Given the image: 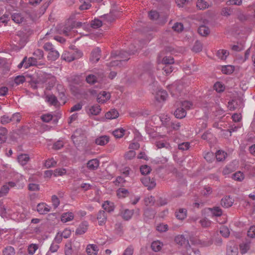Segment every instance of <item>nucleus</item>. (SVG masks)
Segmentation results:
<instances>
[{
  "label": "nucleus",
  "instance_id": "nucleus-20",
  "mask_svg": "<svg viewBox=\"0 0 255 255\" xmlns=\"http://www.w3.org/2000/svg\"><path fill=\"white\" fill-rule=\"evenodd\" d=\"M30 157L27 154H21L17 156V161L18 163L24 166L29 161Z\"/></svg>",
  "mask_w": 255,
  "mask_h": 255
},
{
  "label": "nucleus",
  "instance_id": "nucleus-39",
  "mask_svg": "<svg viewBox=\"0 0 255 255\" xmlns=\"http://www.w3.org/2000/svg\"><path fill=\"white\" fill-rule=\"evenodd\" d=\"M197 7L201 10L205 9L209 6V4L204 0H198Z\"/></svg>",
  "mask_w": 255,
  "mask_h": 255
},
{
  "label": "nucleus",
  "instance_id": "nucleus-46",
  "mask_svg": "<svg viewBox=\"0 0 255 255\" xmlns=\"http://www.w3.org/2000/svg\"><path fill=\"white\" fill-rule=\"evenodd\" d=\"M155 202L154 197L152 196H148L144 198V203L146 206H151Z\"/></svg>",
  "mask_w": 255,
  "mask_h": 255
},
{
  "label": "nucleus",
  "instance_id": "nucleus-16",
  "mask_svg": "<svg viewBox=\"0 0 255 255\" xmlns=\"http://www.w3.org/2000/svg\"><path fill=\"white\" fill-rule=\"evenodd\" d=\"M87 110L89 115L96 116L100 114L101 109L99 105L96 104L89 107Z\"/></svg>",
  "mask_w": 255,
  "mask_h": 255
},
{
  "label": "nucleus",
  "instance_id": "nucleus-64",
  "mask_svg": "<svg viewBox=\"0 0 255 255\" xmlns=\"http://www.w3.org/2000/svg\"><path fill=\"white\" fill-rule=\"evenodd\" d=\"M4 255H13L14 254V248L12 247H8L3 252Z\"/></svg>",
  "mask_w": 255,
  "mask_h": 255
},
{
  "label": "nucleus",
  "instance_id": "nucleus-62",
  "mask_svg": "<svg viewBox=\"0 0 255 255\" xmlns=\"http://www.w3.org/2000/svg\"><path fill=\"white\" fill-rule=\"evenodd\" d=\"M28 189L31 191H36L40 189L39 185L36 183H30L28 184Z\"/></svg>",
  "mask_w": 255,
  "mask_h": 255
},
{
  "label": "nucleus",
  "instance_id": "nucleus-26",
  "mask_svg": "<svg viewBox=\"0 0 255 255\" xmlns=\"http://www.w3.org/2000/svg\"><path fill=\"white\" fill-rule=\"evenodd\" d=\"M119 113L115 109H112L105 114V117L107 119L113 120L119 117Z\"/></svg>",
  "mask_w": 255,
  "mask_h": 255
},
{
  "label": "nucleus",
  "instance_id": "nucleus-8",
  "mask_svg": "<svg viewBox=\"0 0 255 255\" xmlns=\"http://www.w3.org/2000/svg\"><path fill=\"white\" fill-rule=\"evenodd\" d=\"M77 32L73 27L71 26H65L61 30L60 33L63 34L65 36L72 37L75 35V34Z\"/></svg>",
  "mask_w": 255,
  "mask_h": 255
},
{
  "label": "nucleus",
  "instance_id": "nucleus-41",
  "mask_svg": "<svg viewBox=\"0 0 255 255\" xmlns=\"http://www.w3.org/2000/svg\"><path fill=\"white\" fill-rule=\"evenodd\" d=\"M86 81L88 83L92 85L98 81V78L94 74H89L87 76Z\"/></svg>",
  "mask_w": 255,
  "mask_h": 255
},
{
  "label": "nucleus",
  "instance_id": "nucleus-60",
  "mask_svg": "<svg viewBox=\"0 0 255 255\" xmlns=\"http://www.w3.org/2000/svg\"><path fill=\"white\" fill-rule=\"evenodd\" d=\"M173 29L177 32H181L183 29V25L181 23L176 22L172 26Z\"/></svg>",
  "mask_w": 255,
  "mask_h": 255
},
{
  "label": "nucleus",
  "instance_id": "nucleus-58",
  "mask_svg": "<svg viewBox=\"0 0 255 255\" xmlns=\"http://www.w3.org/2000/svg\"><path fill=\"white\" fill-rule=\"evenodd\" d=\"M56 164V162L53 158H50L46 160L45 162V166L46 168H50L54 166Z\"/></svg>",
  "mask_w": 255,
  "mask_h": 255
},
{
  "label": "nucleus",
  "instance_id": "nucleus-13",
  "mask_svg": "<svg viewBox=\"0 0 255 255\" xmlns=\"http://www.w3.org/2000/svg\"><path fill=\"white\" fill-rule=\"evenodd\" d=\"M101 50L99 47L95 48L91 53L90 60L93 63L97 62L100 58Z\"/></svg>",
  "mask_w": 255,
  "mask_h": 255
},
{
  "label": "nucleus",
  "instance_id": "nucleus-52",
  "mask_svg": "<svg viewBox=\"0 0 255 255\" xmlns=\"http://www.w3.org/2000/svg\"><path fill=\"white\" fill-rule=\"evenodd\" d=\"M220 233L224 237H228L230 235V231L229 229L224 226H222L220 228Z\"/></svg>",
  "mask_w": 255,
  "mask_h": 255
},
{
  "label": "nucleus",
  "instance_id": "nucleus-63",
  "mask_svg": "<svg viewBox=\"0 0 255 255\" xmlns=\"http://www.w3.org/2000/svg\"><path fill=\"white\" fill-rule=\"evenodd\" d=\"M182 107L186 110H189L193 107V104L190 101H185L181 102Z\"/></svg>",
  "mask_w": 255,
  "mask_h": 255
},
{
  "label": "nucleus",
  "instance_id": "nucleus-2",
  "mask_svg": "<svg viewBox=\"0 0 255 255\" xmlns=\"http://www.w3.org/2000/svg\"><path fill=\"white\" fill-rule=\"evenodd\" d=\"M26 43V37L21 31H18L17 35L14 36L12 40L13 49L19 50L22 49Z\"/></svg>",
  "mask_w": 255,
  "mask_h": 255
},
{
  "label": "nucleus",
  "instance_id": "nucleus-33",
  "mask_svg": "<svg viewBox=\"0 0 255 255\" xmlns=\"http://www.w3.org/2000/svg\"><path fill=\"white\" fill-rule=\"evenodd\" d=\"M102 207L105 211L111 212L114 211V206L113 202L106 201L102 204Z\"/></svg>",
  "mask_w": 255,
  "mask_h": 255
},
{
  "label": "nucleus",
  "instance_id": "nucleus-30",
  "mask_svg": "<svg viewBox=\"0 0 255 255\" xmlns=\"http://www.w3.org/2000/svg\"><path fill=\"white\" fill-rule=\"evenodd\" d=\"M238 249L235 245L229 246L228 245L227 249V255H238Z\"/></svg>",
  "mask_w": 255,
  "mask_h": 255
},
{
  "label": "nucleus",
  "instance_id": "nucleus-25",
  "mask_svg": "<svg viewBox=\"0 0 255 255\" xmlns=\"http://www.w3.org/2000/svg\"><path fill=\"white\" fill-rule=\"evenodd\" d=\"M157 62L158 63H162L165 65H171L174 62V59L171 56H165L161 61L160 57L159 56L157 59Z\"/></svg>",
  "mask_w": 255,
  "mask_h": 255
},
{
  "label": "nucleus",
  "instance_id": "nucleus-24",
  "mask_svg": "<svg viewBox=\"0 0 255 255\" xmlns=\"http://www.w3.org/2000/svg\"><path fill=\"white\" fill-rule=\"evenodd\" d=\"M221 204L225 208L231 207L233 204V200L230 196H226L221 200Z\"/></svg>",
  "mask_w": 255,
  "mask_h": 255
},
{
  "label": "nucleus",
  "instance_id": "nucleus-59",
  "mask_svg": "<svg viewBox=\"0 0 255 255\" xmlns=\"http://www.w3.org/2000/svg\"><path fill=\"white\" fill-rule=\"evenodd\" d=\"M92 27L94 28H97L100 27L102 25V21L98 19H95L92 20L91 23Z\"/></svg>",
  "mask_w": 255,
  "mask_h": 255
},
{
  "label": "nucleus",
  "instance_id": "nucleus-49",
  "mask_svg": "<svg viewBox=\"0 0 255 255\" xmlns=\"http://www.w3.org/2000/svg\"><path fill=\"white\" fill-rule=\"evenodd\" d=\"M38 246L37 244H32L29 245L27 249L28 254L31 255H33L38 249Z\"/></svg>",
  "mask_w": 255,
  "mask_h": 255
},
{
  "label": "nucleus",
  "instance_id": "nucleus-22",
  "mask_svg": "<svg viewBox=\"0 0 255 255\" xmlns=\"http://www.w3.org/2000/svg\"><path fill=\"white\" fill-rule=\"evenodd\" d=\"M45 100L50 105H53L54 106H57L58 105V101L56 97L53 95H48L45 96Z\"/></svg>",
  "mask_w": 255,
  "mask_h": 255
},
{
  "label": "nucleus",
  "instance_id": "nucleus-3",
  "mask_svg": "<svg viewBox=\"0 0 255 255\" xmlns=\"http://www.w3.org/2000/svg\"><path fill=\"white\" fill-rule=\"evenodd\" d=\"M171 94L173 97L178 98L181 96L182 85L180 83H174L169 87Z\"/></svg>",
  "mask_w": 255,
  "mask_h": 255
},
{
  "label": "nucleus",
  "instance_id": "nucleus-56",
  "mask_svg": "<svg viewBox=\"0 0 255 255\" xmlns=\"http://www.w3.org/2000/svg\"><path fill=\"white\" fill-rule=\"evenodd\" d=\"M141 173L143 175H146L150 173L151 168L149 166L144 165H142L140 168Z\"/></svg>",
  "mask_w": 255,
  "mask_h": 255
},
{
  "label": "nucleus",
  "instance_id": "nucleus-29",
  "mask_svg": "<svg viewBox=\"0 0 255 255\" xmlns=\"http://www.w3.org/2000/svg\"><path fill=\"white\" fill-rule=\"evenodd\" d=\"M174 115L178 119H182L186 115V110L182 107L177 108L174 112Z\"/></svg>",
  "mask_w": 255,
  "mask_h": 255
},
{
  "label": "nucleus",
  "instance_id": "nucleus-15",
  "mask_svg": "<svg viewBox=\"0 0 255 255\" xmlns=\"http://www.w3.org/2000/svg\"><path fill=\"white\" fill-rule=\"evenodd\" d=\"M187 215V210L185 208H179L175 212V216L179 220L185 219Z\"/></svg>",
  "mask_w": 255,
  "mask_h": 255
},
{
  "label": "nucleus",
  "instance_id": "nucleus-35",
  "mask_svg": "<svg viewBox=\"0 0 255 255\" xmlns=\"http://www.w3.org/2000/svg\"><path fill=\"white\" fill-rule=\"evenodd\" d=\"M234 67L231 65L223 66L221 68L222 73L225 74H230L234 72Z\"/></svg>",
  "mask_w": 255,
  "mask_h": 255
},
{
  "label": "nucleus",
  "instance_id": "nucleus-14",
  "mask_svg": "<svg viewBox=\"0 0 255 255\" xmlns=\"http://www.w3.org/2000/svg\"><path fill=\"white\" fill-rule=\"evenodd\" d=\"M99 164V160L97 158H94L88 161L87 167L90 170H95L98 168Z\"/></svg>",
  "mask_w": 255,
  "mask_h": 255
},
{
  "label": "nucleus",
  "instance_id": "nucleus-44",
  "mask_svg": "<svg viewBox=\"0 0 255 255\" xmlns=\"http://www.w3.org/2000/svg\"><path fill=\"white\" fill-rule=\"evenodd\" d=\"M133 213V212L132 210L126 209L123 212L122 217L125 220H128L131 218Z\"/></svg>",
  "mask_w": 255,
  "mask_h": 255
},
{
  "label": "nucleus",
  "instance_id": "nucleus-19",
  "mask_svg": "<svg viewBox=\"0 0 255 255\" xmlns=\"http://www.w3.org/2000/svg\"><path fill=\"white\" fill-rule=\"evenodd\" d=\"M175 242L181 246H183V245H186V248L190 245L188 242V240H187L184 235H180L177 236L175 238Z\"/></svg>",
  "mask_w": 255,
  "mask_h": 255
},
{
  "label": "nucleus",
  "instance_id": "nucleus-27",
  "mask_svg": "<svg viewBox=\"0 0 255 255\" xmlns=\"http://www.w3.org/2000/svg\"><path fill=\"white\" fill-rule=\"evenodd\" d=\"M61 58L63 60L67 62H71L76 58L73 54L66 51L62 54Z\"/></svg>",
  "mask_w": 255,
  "mask_h": 255
},
{
  "label": "nucleus",
  "instance_id": "nucleus-18",
  "mask_svg": "<svg viewBox=\"0 0 255 255\" xmlns=\"http://www.w3.org/2000/svg\"><path fill=\"white\" fill-rule=\"evenodd\" d=\"M88 223L87 222H83L81 223L76 231V233L78 235H82L84 234L87 230Z\"/></svg>",
  "mask_w": 255,
  "mask_h": 255
},
{
  "label": "nucleus",
  "instance_id": "nucleus-47",
  "mask_svg": "<svg viewBox=\"0 0 255 255\" xmlns=\"http://www.w3.org/2000/svg\"><path fill=\"white\" fill-rule=\"evenodd\" d=\"M7 129L3 127L0 128V141L3 142L6 138Z\"/></svg>",
  "mask_w": 255,
  "mask_h": 255
},
{
  "label": "nucleus",
  "instance_id": "nucleus-48",
  "mask_svg": "<svg viewBox=\"0 0 255 255\" xmlns=\"http://www.w3.org/2000/svg\"><path fill=\"white\" fill-rule=\"evenodd\" d=\"M249 242L244 243L240 245V250L242 254H246L250 248Z\"/></svg>",
  "mask_w": 255,
  "mask_h": 255
},
{
  "label": "nucleus",
  "instance_id": "nucleus-37",
  "mask_svg": "<svg viewBox=\"0 0 255 255\" xmlns=\"http://www.w3.org/2000/svg\"><path fill=\"white\" fill-rule=\"evenodd\" d=\"M12 19L17 23H21L23 20V16L20 13H13L11 15Z\"/></svg>",
  "mask_w": 255,
  "mask_h": 255
},
{
  "label": "nucleus",
  "instance_id": "nucleus-36",
  "mask_svg": "<svg viewBox=\"0 0 255 255\" xmlns=\"http://www.w3.org/2000/svg\"><path fill=\"white\" fill-rule=\"evenodd\" d=\"M198 33L202 36H206L209 34L210 29L206 25H202L198 28Z\"/></svg>",
  "mask_w": 255,
  "mask_h": 255
},
{
  "label": "nucleus",
  "instance_id": "nucleus-42",
  "mask_svg": "<svg viewBox=\"0 0 255 255\" xmlns=\"http://www.w3.org/2000/svg\"><path fill=\"white\" fill-rule=\"evenodd\" d=\"M232 178L235 180L240 182L244 180L245 176L243 172L238 171L233 174Z\"/></svg>",
  "mask_w": 255,
  "mask_h": 255
},
{
  "label": "nucleus",
  "instance_id": "nucleus-38",
  "mask_svg": "<svg viewBox=\"0 0 255 255\" xmlns=\"http://www.w3.org/2000/svg\"><path fill=\"white\" fill-rule=\"evenodd\" d=\"M162 245V243L157 240L152 243L151 248L154 252H158L161 250Z\"/></svg>",
  "mask_w": 255,
  "mask_h": 255
},
{
  "label": "nucleus",
  "instance_id": "nucleus-21",
  "mask_svg": "<svg viewBox=\"0 0 255 255\" xmlns=\"http://www.w3.org/2000/svg\"><path fill=\"white\" fill-rule=\"evenodd\" d=\"M109 141V137L107 135H103L96 139L95 142L97 145L103 146L107 144Z\"/></svg>",
  "mask_w": 255,
  "mask_h": 255
},
{
  "label": "nucleus",
  "instance_id": "nucleus-51",
  "mask_svg": "<svg viewBox=\"0 0 255 255\" xmlns=\"http://www.w3.org/2000/svg\"><path fill=\"white\" fill-rule=\"evenodd\" d=\"M37 65V62L36 61V58L34 57H30L28 58L27 60V63H25L24 65V67L25 68H27L30 66L36 65Z\"/></svg>",
  "mask_w": 255,
  "mask_h": 255
},
{
  "label": "nucleus",
  "instance_id": "nucleus-5",
  "mask_svg": "<svg viewBox=\"0 0 255 255\" xmlns=\"http://www.w3.org/2000/svg\"><path fill=\"white\" fill-rule=\"evenodd\" d=\"M45 87L47 90H51L55 85L56 78L55 76L50 74L46 75L45 76Z\"/></svg>",
  "mask_w": 255,
  "mask_h": 255
},
{
  "label": "nucleus",
  "instance_id": "nucleus-12",
  "mask_svg": "<svg viewBox=\"0 0 255 255\" xmlns=\"http://www.w3.org/2000/svg\"><path fill=\"white\" fill-rule=\"evenodd\" d=\"M86 252L88 255H97L99 252V248L96 245L89 244L87 246Z\"/></svg>",
  "mask_w": 255,
  "mask_h": 255
},
{
  "label": "nucleus",
  "instance_id": "nucleus-53",
  "mask_svg": "<svg viewBox=\"0 0 255 255\" xmlns=\"http://www.w3.org/2000/svg\"><path fill=\"white\" fill-rule=\"evenodd\" d=\"M214 88L217 92H221L224 90L225 87L221 82H218L214 84Z\"/></svg>",
  "mask_w": 255,
  "mask_h": 255
},
{
  "label": "nucleus",
  "instance_id": "nucleus-4",
  "mask_svg": "<svg viewBox=\"0 0 255 255\" xmlns=\"http://www.w3.org/2000/svg\"><path fill=\"white\" fill-rule=\"evenodd\" d=\"M153 94L154 95L155 99L159 102L165 101L168 97L166 91L161 89H158V90L154 91Z\"/></svg>",
  "mask_w": 255,
  "mask_h": 255
},
{
  "label": "nucleus",
  "instance_id": "nucleus-11",
  "mask_svg": "<svg viewBox=\"0 0 255 255\" xmlns=\"http://www.w3.org/2000/svg\"><path fill=\"white\" fill-rule=\"evenodd\" d=\"M141 181L143 185L147 187L148 189L154 188L156 185V183L153 179H151L148 177H144L141 179Z\"/></svg>",
  "mask_w": 255,
  "mask_h": 255
},
{
  "label": "nucleus",
  "instance_id": "nucleus-61",
  "mask_svg": "<svg viewBox=\"0 0 255 255\" xmlns=\"http://www.w3.org/2000/svg\"><path fill=\"white\" fill-rule=\"evenodd\" d=\"M202 49V44L199 42V41H196L193 48H192V50L193 51L195 52H199L200 51H201Z\"/></svg>",
  "mask_w": 255,
  "mask_h": 255
},
{
  "label": "nucleus",
  "instance_id": "nucleus-32",
  "mask_svg": "<svg viewBox=\"0 0 255 255\" xmlns=\"http://www.w3.org/2000/svg\"><path fill=\"white\" fill-rule=\"evenodd\" d=\"M126 131L123 128H118L113 131V134L116 138H120L126 134Z\"/></svg>",
  "mask_w": 255,
  "mask_h": 255
},
{
  "label": "nucleus",
  "instance_id": "nucleus-10",
  "mask_svg": "<svg viewBox=\"0 0 255 255\" xmlns=\"http://www.w3.org/2000/svg\"><path fill=\"white\" fill-rule=\"evenodd\" d=\"M15 183L13 182H9L3 185L0 190V197H3L8 192L9 188L14 187Z\"/></svg>",
  "mask_w": 255,
  "mask_h": 255
},
{
  "label": "nucleus",
  "instance_id": "nucleus-31",
  "mask_svg": "<svg viewBox=\"0 0 255 255\" xmlns=\"http://www.w3.org/2000/svg\"><path fill=\"white\" fill-rule=\"evenodd\" d=\"M59 248V245L58 244L52 242L49 250L45 255H52V254L56 253Z\"/></svg>",
  "mask_w": 255,
  "mask_h": 255
},
{
  "label": "nucleus",
  "instance_id": "nucleus-34",
  "mask_svg": "<svg viewBox=\"0 0 255 255\" xmlns=\"http://www.w3.org/2000/svg\"><path fill=\"white\" fill-rule=\"evenodd\" d=\"M59 53L55 49L49 52L47 58L49 60L55 61L59 58Z\"/></svg>",
  "mask_w": 255,
  "mask_h": 255
},
{
  "label": "nucleus",
  "instance_id": "nucleus-45",
  "mask_svg": "<svg viewBox=\"0 0 255 255\" xmlns=\"http://www.w3.org/2000/svg\"><path fill=\"white\" fill-rule=\"evenodd\" d=\"M227 153L222 150H218L216 153V157L218 161H221L224 160L226 157Z\"/></svg>",
  "mask_w": 255,
  "mask_h": 255
},
{
  "label": "nucleus",
  "instance_id": "nucleus-1",
  "mask_svg": "<svg viewBox=\"0 0 255 255\" xmlns=\"http://www.w3.org/2000/svg\"><path fill=\"white\" fill-rule=\"evenodd\" d=\"M137 51V49L131 50L130 49L129 52L124 51H115L112 53V56L117 58L115 60H112L109 64V67L121 66L122 62L127 61L129 58V55L133 54Z\"/></svg>",
  "mask_w": 255,
  "mask_h": 255
},
{
  "label": "nucleus",
  "instance_id": "nucleus-6",
  "mask_svg": "<svg viewBox=\"0 0 255 255\" xmlns=\"http://www.w3.org/2000/svg\"><path fill=\"white\" fill-rule=\"evenodd\" d=\"M61 117V114L57 113L56 115H52L50 113H47L41 116V119L44 122L48 123L53 119L55 122H57L58 119Z\"/></svg>",
  "mask_w": 255,
  "mask_h": 255
},
{
  "label": "nucleus",
  "instance_id": "nucleus-57",
  "mask_svg": "<svg viewBox=\"0 0 255 255\" xmlns=\"http://www.w3.org/2000/svg\"><path fill=\"white\" fill-rule=\"evenodd\" d=\"M234 170V168L232 165H227L223 170V173L225 175H227L232 172Z\"/></svg>",
  "mask_w": 255,
  "mask_h": 255
},
{
  "label": "nucleus",
  "instance_id": "nucleus-40",
  "mask_svg": "<svg viewBox=\"0 0 255 255\" xmlns=\"http://www.w3.org/2000/svg\"><path fill=\"white\" fill-rule=\"evenodd\" d=\"M229 55V52L226 50H219L217 52V56L221 60H225Z\"/></svg>",
  "mask_w": 255,
  "mask_h": 255
},
{
  "label": "nucleus",
  "instance_id": "nucleus-50",
  "mask_svg": "<svg viewBox=\"0 0 255 255\" xmlns=\"http://www.w3.org/2000/svg\"><path fill=\"white\" fill-rule=\"evenodd\" d=\"M147 77L150 78L151 80H152V76L151 75V72L149 70L138 75V78L140 80H143Z\"/></svg>",
  "mask_w": 255,
  "mask_h": 255
},
{
  "label": "nucleus",
  "instance_id": "nucleus-7",
  "mask_svg": "<svg viewBox=\"0 0 255 255\" xmlns=\"http://www.w3.org/2000/svg\"><path fill=\"white\" fill-rule=\"evenodd\" d=\"M110 93L106 91H103L99 93L97 97V102L99 103H104L110 99Z\"/></svg>",
  "mask_w": 255,
  "mask_h": 255
},
{
  "label": "nucleus",
  "instance_id": "nucleus-9",
  "mask_svg": "<svg viewBox=\"0 0 255 255\" xmlns=\"http://www.w3.org/2000/svg\"><path fill=\"white\" fill-rule=\"evenodd\" d=\"M50 210V207L45 203H41L37 206V211L40 214H45Z\"/></svg>",
  "mask_w": 255,
  "mask_h": 255
},
{
  "label": "nucleus",
  "instance_id": "nucleus-54",
  "mask_svg": "<svg viewBox=\"0 0 255 255\" xmlns=\"http://www.w3.org/2000/svg\"><path fill=\"white\" fill-rule=\"evenodd\" d=\"M233 9L230 7H224L222 9L221 14L225 16H229L232 14Z\"/></svg>",
  "mask_w": 255,
  "mask_h": 255
},
{
  "label": "nucleus",
  "instance_id": "nucleus-17",
  "mask_svg": "<svg viewBox=\"0 0 255 255\" xmlns=\"http://www.w3.org/2000/svg\"><path fill=\"white\" fill-rule=\"evenodd\" d=\"M107 216L105 211H100L97 215V220L100 226H103L107 221Z\"/></svg>",
  "mask_w": 255,
  "mask_h": 255
},
{
  "label": "nucleus",
  "instance_id": "nucleus-55",
  "mask_svg": "<svg viewBox=\"0 0 255 255\" xmlns=\"http://www.w3.org/2000/svg\"><path fill=\"white\" fill-rule=\"evenodd\" d=\"M154 211L153 210L150 209L149 208H146L144 210V215L145 216V217L151 219L153 218L154 216Z\"/></svg>",
  "mask_w": 255,
  "mask_h": 255
},
{
  "label": "nucleus",
  "instance_id": "nucleus-28",
  "mask_svg": "<svg viewBox=\"0 0 255 255\" xmlns=\"http://www.w3.org/2000/svg\"><path fill=\"white\" fill-rule=\"evenodd\" d=\"M213 217H219L222 215L223 212L219 207H215L212 208H208Z\"/></svg>",
  "mask_w": 255,
  "mask_h": 255
},
{
  "label": "nucleus",
  "instance_id": "nucleus-23",
  "mask_svg": "<svg viewBox=\"0 0 255 255\" xmlns=\"http://www.w3.org/2000/svg\"><path fill=\"white\" fill-rule=\"evenodd\" d=\"M74 219V215L72 212H66L62 214L61 220L63 223H66L72 221Z\"/></svg>",
  "mask_w": 255,
  "mask_h": 255
},
{
  "label": "nucleus",
  "instance_id": "nucleus-43",
  "mask_svg": "<svg viewBox=\"0 0 255 255\" xmlns=\"http://www.w3.org/2000/svg\"><path fill=\"white\" fill-rule=\"evenodd\" d=\"M186 250L188 255H200L199 251L191 247L190 245H188Z\"/></svg>",
  "mask_w": 255,
  "mask_h": 255
}]
</instances>
